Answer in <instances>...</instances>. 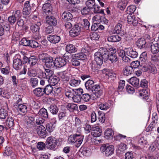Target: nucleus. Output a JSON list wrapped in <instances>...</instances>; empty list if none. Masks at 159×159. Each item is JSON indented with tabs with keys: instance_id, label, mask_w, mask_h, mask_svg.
<instances>
[{
	"instance_id": "1",
	"label": "nucleus",
	"mask_w": 159,
	"mask_h": 159,
	"mask_svg": "<svg viewBox=\"0 0 159 159\" xmlns=\"http://www.w3.org/2000/svg\"><path fill=\"white\" fill-rule=\"evenodd\" d=\"M42 61L45 64L46 67L48 68H53L54 67L53 57L46 53H43L39 55Z\"/></svg>"
},
{
	"instance_id": "2",
	"label": "nucleus",
	"mask_w": 159,
	"mask_h": 159,
	"mask_svg": "<svg viewBox=\"0 0 159 159\" xmlns=\"http://www.w3.org/2000/svg\"><path fill=\"white\" fill-rule=\"evenodd\" d=\"M21 16V13L19 10L14 11L11 15L8 17V20L11 25H13L17 20H18Z\"/></svg>"
},
{
	"instance_id": "3",
	"label": "nucleus",
	"mask_w": 159,
	"mask_h": 159,
	"mask_svg": "<svg viewBox=\"0 0 159 159\" xmlns=\"http://www.w3.org/2000/svg\"><path fill=\"white\" fill-rule=\"evenodd\" d=\"M100 150L102 152H105L106 156H109L113 154L114 148L112 145L103 144L101 147Z\"/></svg>"
},
{
	"instance_id": "4",
	"label": "nucleus",
	"mask_w": 159,
	"mask_h": 159,
	"mask_svg": "<svg viewBox=\"0 0 159 159\" xmlns=\"http://www.w3.org/2000/svg\"><path fill=\"white\" fill-rule=\"evenodd\" d=\"M75 93L72 99L74 102H80L82 98L81 95L83 92V89L81 88L75 89Z\"/></svg>"
},
{
	"instance_id": "5",
	"label": "nucleus",
	"mask_w": 159,
	"mask_h": 159,
	"mask_svg": "<svg viewBox=\"0 0 159 159\" xmlns=\"http://www.w3.org/2000/svg\"><path fill=\"white\" fill-rule=\"evenodd\" d=\"M46 143V145L48 146V148L53 149L56 147L57 141L55 138L51 136L48 138Z\"/></svg>"
},
{
	"instance_id": "6",
	"label": "nucleus",
	"mask_w": 159,
	"mask_h": 159,
	"mask_svg": "<svg viewBox=\"0 0 159 159\" xmlns=\"http://www.w3.org/2000/svg\"><path fill=\"white\" fill-rule=\"evenodd\" d=\"M25 125L28 128H34L36 126L34 117H26L25 119Z\"/></svg>"
},
{
	"instance_id": "7",
	"label": "nucleus",
	"mask_w": 159,
	"mask_h": 159,
	"mask_svg": "<svg viewBox=\"0 0 159 159\" xmlns=\"http://www.w3.org/2000/svg\"><path fill=\"white\" fill-rule=\"evenodd\" d=\"M94 61L99 66H101L104 61H105L107 59L104 58V57L101 55L100 53L96 52L94 54Z\"/></svg>"
},
{
	"instance_id": "8",
	"label": "nucleus",
	"mask_w": 159,
	"mask_h": 159,
	"mask_svg": "<svg viewBox=\"0 0 159 159\" xmlns=\"http://www.w3.org/2000/svg\"><path fill=\"white\" fill-rule=\"evenodd\" d=\"M82 52L77 53L72 55V58L76 59L78 60H84L86 58L85 53H87L88 51L85 48H82L81 50Z\"/></svg>"
},
{
	"instance_id": "9",
	"label": "nucleus",
	"mask_w": 159,
	"mask_h": 159,
	"mask_svg": "<svg viewBox=\"0 0 159 159\" xmlns=\"http://www.w3.org/2000/svg\"><path fill=\"white\" fill-rule=\"evenodd\" d=\"M102 130L100 126L98 125H93L92 127V135L95 137H99L102 134Z\"/></svg>"
},
{
	"instance_id": "10",
	"label": "nucleus",
	"mask_w": 159,
	"mask_h": 159,
	"mask_svg": "<svg viewBox=\"0 0 159 159\" xmlns=\"http://www.w3.org/2000/svg\"><path fill=\"white\" fill-rule=\"evenodd\" d=\"M42 9L43 14H45L47 16L52 14V6L50 3H46L44 4Z\"/></svg>"
},
{
	"instance_id": "11",
	"label": "nucleus",
	"mask_w": 159,
	"mask_h": 159,
	"mask_svg": "<svg viewBox=\"0 0 159 159\" xmlns=\"http://www.w3.org/2000/svg\"><path fill=\"white\" fill-rule=\"evenodd\" d=\"M91 91L92 92L97 98L100 97L102 95L103 93L101 89L100 86L97 84L94 85Z\"/></svg>"
},
{
	"instance_id": "12",
	"label": "nucleus",
	"mask_w": 159,
	"mask_h": 159,
	"mask_svg": "<svg viewBox=\"0 0 159 159\" xmlns=\"http://www.w3.org/2000/svg\"><path fill=\"white\" fill-rule=\"evenodd\" d=\"M54 66L61 67L65 66L66 64V61L63 58H56L54 61Z\"/></svg>"
},
{
	"instance_id": "13",
	"label": "nucleus",
	"mask_w": 159,
	"mask_h": 159,
	"mask_svg": "<svg viewBox=\"0 0 159 159\" xmlns=\"http://www.w3.org/2000/svg\"><path fill=\"white\" fill-rule=\"evenodd\" d=\"M36 130L37 134L40 137L44 138L46 136L47 131L45 127L43 125L39 126Z\"/></svg>"
},
{
	"instance_id": "14",
	"label": "nucleus",
	"mask_w": 159,
	"mask_h": 159,
	"mask_svg": "<svg viewBox=\"0 0 159 159\" xmlns=\"http://www.w3.org/2000/svg\"><path fill=\"white\" fill-rule=\"evenodd\" d=\"M80 32V27L78 25H75L70 31L69 33L72 37H74L79 35Z\"/></svg>"
},
{
	"instance_id": "15",
	"label": "nucleus",
	"mask_w": 159,
	"mask_h": 159,
	"mask_svg": "<svg viewBox=\"0 0 159 159\" xmlns=\"http://www.w3.org/2000/svg\"><path fill=\"white\" fill-rule=\"evenodd\" d=\"M22 66V61L20 58L17 57L15 58L13 60V67L16 70L20 69Z\"/></svg>"
},
{
	"instance_id": "16",
	"label": "nucleus",
	"mask_w": 159,
	"mask_h": 159,
	"mask_svg": "<svg viewBox=\"0 0 159 159\" xmlns=\"http://www.w3.org/2000/svg\"><path fill=\"white\" fill-rule=\"evenodd\" d=\"M75 89H73L69 86H66L64 89L65 94L69 99H72L75 93Z\"/></svg>"
},
{
	"instance_id": "17",
	"label": "nucleus",
	"mask_w": 159,
	"mask_h": 159,
	"mask_svg": "<svg viewBox=\"0 0 159 159\" xmlns=\"http://www.w3.org/2000/svg\"><path fill=\"white\" fill-rule=\"evenodd\" d=\"M46 23L51 26H54L57 24L56 19L54 17L52 16H47L46 18Z\"/></svg>"
},
{
	"instance_id": "18",
	"label": "nucleus",
	"mask_w": 159,
	"mask_h": 159,
	"mask_svg": "<svg viewBox=\"0 0 159 159\" xmlns=\"http://www.w3.org/2000/svg\"><path fill=\"white\" fill-rule=\"evenodd\" d=\"M48 40L52 43L56 44L60 41L61 38L59 36L57 35H49Z\"/></svg>"
},
{
	"instance_id": "19",
	"label": "nucleus",
	"mask_w": 159,
	"mask_h": 159,
	"mask_svg": "<svg viewBox=\"0 0 159 159\" xmlns=\"http://www.w3.org/2000/svg\"><path fill=\"white\" fill-rule=\"evenodd\" d=\"M31 6L29 1H26L24 4V7L23 10V13L25 15H29L30 13Z\"/></svg>"
},
{
	"instance_id": "20",
	"label": "nucleus",
	"mask_w": 159,
	"mask_h": 159,
	"mask_svg": "<svg viewBox=\"0 0 159 159\" xmlns=\"http://www.w3.org/2000/svg\"><path fill=\"white\" fill-rule=\"evenodd\" d=\"M127 21L129 24L132 25L133 26L137 25L138 23V21L135 19V16L130 15V13L127 16Z\"/></svg>"
},
{
	"instance_id": "21",
	"label": "nucleus",
	"mask_w": 159,
	"mask_h": 159,
	"mask_svg": "<svg viewBox=\"0 0 159 159\" xmlns=\"http://www.w3.org/2000/svg\"><path fill=\"white\" fill-rule=\"evenodd\" d=\"M101 53V55L104 57V58L108 59L109 51L107 49L104 47H101L99 49V51L97 52Z\"/></svg>"
},
{
	"instance_id": "22",
	"label": "nucleus",
	"mask_w": 159,
	"mask_h": 159,
	"mask_svg": "<svg viewBox=\"0 0 159 159\" xmlns=\"http://www.w3.org/2000/svg\"><path fill=\"white\" fill-rule=\"evenodd\" d=\"M84 136L80 134H76L75 144L76 147L78 148L83 142Z\"/></svg>"
},
{
	"instance_id": "23",
	"label": "nucleus",
	"mask_w": 159,
	"mask_h": 159,
	"mask_svg": "<svg viewBox=\"0 0 159 159\" xmlns=\"http://www.w3.org/2000/svg\"><path fill=\"white\" fill-rule=\"evenodd\" d=\"M126 53L128 56L133 58H136L138 55V52L132 48H128L127 49Z\"/></svg>"
},
{
	"instance_id": "24",
	"label": "nucleus",
	"mask_w": 159,
	"mask_h": 159,
	"mask_svg": "<svg viewBox=\"0 0 159 159\" xmlns=\"http://www.w3.org/2000/svg\"><path fill=\"white\" fill-rule=\"evenodd\" d=\"M38 59L37 57L34 56H33L29 58L28 63L30 67H32L36 65L37 63Z\"/></svg>"
},
{
	"instance_id": "25",
	"label": "nucleus",
	"mask_w": 159,
	"mask_h": 159,
	"mask_svg": "<svg viewBox=\"0 0 159 159\" xmlns=\"http://www.w3.org/2000/svg\"><path fill=\"white\" fill-rule=\"evenodd\" d=\"M33 92L34 95L37 97H41L44 94L43 89L39 87L34 89Z\"/></svg>"
},
{
	"instance_id": "26",
	"label": "nucleus",
	"mask_w": 159,
	"mask_h": 159,
	"mask_svg": "<svg viewBox=\"0 0 159 159\" xmlns=\"http://www.w3.org/2000/svg\"><path fill=\"white\" fill-rule=\"evenodd\" d=\"M146 41L143 38L139 39L137 42V45L140 48H142L145 47Z\"/></svg>"
},
{
	"instance_id": "27",
	"label": "nucleus",
	"mask_w": 159,
	"mask_h": 159,
	"mask_svg": "<svg viewBox=\"0 0 159 159\" xmlns=\"http://www.w3.org/2000/svg\"><path fill=\"white\" fill-rule=\"evenodd\" d=\"M66 50L69 53H72L75 52L77 49L72 44H68L66 46Z\"/></svg>"
},
{
	"instance_id": "28",
	"label": "nucleus",
	"mask_w": 159,
	"mask_h": 159,
	"mask_svg": "<svg viewBox=\"0 0 159 159\" xmlns=\"http://www.w3.org/2000/svg\"><path fill=\"white\" fill-rule=\"evenodd\" d=\"M94 82L92 80H88L85 84V88L89 91H91L94 86Z\"/></svg>"
},
{
	"instance_id": "29",
	"label": "nucleus",
	"mask_w": 159,
	"mask_h": 159,
	"mask_svg": "<svg viewBox=\"0 0 159 159\" xmlns=\"http://www.w3.org/2000/svg\"><path fill=\"white\" fill-rule=\"evenodd\" d=\"M107 39L109 42H116L120 40L121 38L118 35H113L109 36Z\"/></svg>"
},
{
	"instance_id": "30",
	"label": "nucleus",
	"mask_w": 159,
	"mask_h": 159,
	"mask_svg": "<svg viewBox=\"0 0 159 159\" xmlns=\"http://www.w3.org/2000/svg\"><path fill=\"white\" fill-rule=\"evenodd\" d=\"M59 80V78L54 75L51 77V78H49L48 80L50 85L53 86L57 84L58 83Z\"/></svg>"
},
{
	"instance_id": "31",
	"label": "nucleus",
	"mask_w": 159,
	"mask_h": 159,
	"mask_svg": "<svg viewBox=\"0 0 159 159\" xmlns=\"http://www.w3.org/2000/svg\"><path fill=\"white\" fill-rule=\"evenodd\" d=\"M129 83L134 87H137L139 85V80L135 77H131L129 80Z\"/></svg>"
},
{
	"instance_id": "32",
	"label": "nucleus",
	"mask_w": 159,
	"mask_h": 159,
	"mask_svg": "<svg viewBox=\"0 0 159 159\" xmlns=\"http://www.w3.org/2000/svg\"><path fill=\"white\" fill-rule=\"evenodd\" d=\"M61 17L63 20H66L71 19L73 16L72 14L69 12L65 11L62 13Z\"/></svg>"
},
{
	"instance_id": "33",
	"label": "nucleus",
	"mask_w": 159,
	"mask_h": 159,
	"mask_svg": "<svg viewBox=\"0 0 159 159\" xmlns=\"http://www.w3.org/2000/svg\"><path fill=\"white\" fill-rule=\"evenodd\" d=\"M151 51L153 54L157 53L159 52V44L158 43L152 44L151 46Z\"/></svg>"
},
{
	"instance_id": "34",
	"label": "nucleus",
	"mask_w": 159,
	"mask_h": 159,
	"mask_svg": "<svg viewBox=\"0 0 159 159\" xmlns=\"http://www.w3.org/2000/svg\"><path fill=\"white\" fill-rule=\"evenodd\" d=\"M25 54V53L24 52H20V53L16 55V57H17L20 58V59H22L24 63L28 62L29 58L26 56H24Z\"/></svg>"
},
{
	"instance_id": "35",
	"label": "nucleus",
	"mask_w": 159,
	"mask_h": 159,
	"mask_svg": "<svg viewBox=\"0 0 159 159\" xmlns=\"http://www.w3.org/2000/svg\"><path fill=\"white\" fill-rule=\"evenodd\" d=\"M39 114L42 117L47 119L48 118V113L45 108H42L39 111Z\"/></svg>"
},
{
	"instance_id": "36",
	"label": "nucleus",
	"mask_w": 159,
	"mask_h": 159,
	"mask_svg": "<svg viewBox=\"0 0 159 159\" xmlns=\"http://www.w3.org/2000/svg\"><path fill=\"white\" fill-rule=\"evenodd\" d=\"M17 107V110L20 113H25L27 111V107L25 104H18V105Z\"/></svg>"
},
{
	"instance_id": "37",
	"label": "nucleus",
	"mask_w": 159,
	"mask_h": 159,
	"mask_svg": "<svg viewBox=\"0 0 159 159\" xmlns=\"http://www.w3.org/2000/svg\"><path fill=\"white\" fill-rule=\"evenodd\" d=\"M114 134V132L111 129H107L105 132V137L107 139L111 138L113 137Z\"/></svg>"
},
{
	"instance_id": "38",
	"label": "nucleus",
	"mask_w": 159,
	"mask_h": 159,
	"mask_svg": "<svg viewBox=\"0 0 159 159\" xmlns=\"http://www.w3.org/2000/svg\"><path fill=\"white\" fill-rule=\"evenodd\" d=\"M66 107L70 111H73L78 109L77 105L74 103H68L66 105Z\"/></svg>"
},
{
	"instance_id": "39",
	"label": "nucleus",
	"mask_w": 159,
	"mask_h": 159,
	"mask_svg": "<svg viewBox=\"0 0 159 159\" xmlns=\"http://www.w3.org/2000/svg\"><path fill=\"white\" fill-rule=\"evenodd\" d=\"M108 59L111 63H116L118 60L117 56L114 53L109 54Z\"/></svg>"
},
{
	"instance_id": "40",
	"label": "nucleus",
	"mask_w": 159,
	"mask_h": 159,
	"mask_svg": "<svg viewBox=\"0 0 159 159\" xmlns=\"http://www.w3.org/2000/svg\"><path fill=\"white\" fill-rule=\"evenodd\" d=\"M133 71V70L132 68L129 66H126L123 69V74L126 76H128L129 75H130L132 74Z\"/></svg>"
},
{
	"instance_id": "41",
	"label": "nucleus",
	"mask_w": 159,
	"mask_h": 159,
	"mask_svg": "<svg viewBox=\"0 0 159 159\" xmlns=\"http://www.w3.org/2000/svg\"><path fill=\"white\" fill-rule=\"evenodd\" d=\"M81 81L80 80H75L72 79L69 82V84L72 87H76L78 86L80 83Z\"/></svg>"
},
{
	"instance_id": "42",
	"label": "nucleus",
	"mask_w": 159,
	"mask_h": 159,
	"mask_svg": "<svg viewBox=\"0 0 159 159\" xmlns=\"http://www.w3.org/2000/svg\"><path fill=\"white\" fill-rule=\"evenodd\" d=\"M44 94L48 95L51 93H53V88L51 85H47L45 88L43 89Z\"/></svg>"
},
{
	"instance_id": "43",
	"label": "nucleus",
	"mask_w": 159,
	"mask_h": 159,
	"mask_svg": "<svg viewBox=\"0 0 159 159\" xmlns=\"http://www.w3.org/2000/svg\"><path fill=\"white\" fill-rule=\"evenodd\" d=\"M6 125L9 128L12 127L14 125V122L13 119L11 117L7 118L6 121Z\"/></svg>"
},
{
	"instance_id": "44",
	"label": "nucleus",
	"mask_w": 159,
	"mask_h": 159,
	"mask_svg": "<svg viewBox=\"0 0 159 159\" xmlns=\"http://www.w3.org/2000/svg\"><path fill=\"white\" fill-rule=\"evenodd\" d=\"M110 107V105L108 103L105 102L101 103L98 105L99 108L102 110H107Z\"/></svg>"
},
{
	"instance_id": "45",
	"label": "nucleus",
	"mask_w": 159,
	"mask_h": 159,
	"mask_svg": "<svg viewBox=\"0 0 159 159\" xmlns=\"http://www.w3.org/2000/svg\"><path fill=\"white\" fill-rule=\"evenodd\" d=\"M48 109L52 114H56L58 111V109L57 107L54 105H50Z\"/></svg>"
},
{
	"instance_id": "46",
	"label": "nucleus",
	"mask_w": 159,
	"mask_h": 159,
	"mask_svg": "<svg viewBox=\"0 0 159 159\" xmlns=\"http://www.w3.org/2000/svg\"><path fill=\"white\" fill-rule=\"evenodd\" d=\"M95 5V0H88L85 2L86 6L91 10L93 8Z\"/></svg>"
},
{
	"instance_id": "47",
	"label": "nucleus",
	"mask_w": 159,
	"mask_h": 159,
	"mask_svg": "<svg viewBox=\"0 0 159 159\" xmlns=\"http://www.w3.org/2000/svg\"><path fill=\"white\" fill-rule=\"evenodd\" d=\"M37 24L32 25L31 26V30L33 32H38L39 31V26L41 25V23L40 22H38Z\"/></svg>"
},
{
	"instance_id": "48",
	"label": "nucleus",
	"mask_w": 159,
	"mask_h": 159,
	"mask_svg": "<svg viewBox=\"0 0 159 159\" xmlns=\"http://www.w3.org/2000/svg\"><path fill=\"white\" fill-rule=\"evenodd\" d=\"M127 3L125 1H120L118 3L117 7L120 10L123 11L125 9Z\"/></svg>"
},
{
	"instance_id": "49",
	"label": "nucleus",
	"mask_w": 159,
	"mask_h": 159,
	"mask_svg": "<svg viewBox=\"0 0 159 159\" xmlns=\"http://www.w3.org/2000/svg\"><path fill=\"white\" fill-rule=\"evenodd\" d=\"M122 25L120 23H118L115 26L114 30V33L120 34L122 31Z\"/></svg>"
},
{
	"instance_id": "50",
	"label": "nucleus",
	"mask_w": 159,
	"mask_h": 159,
	"mask_svg": "<svg viewBox=\"0 0 159 159\" xmlns=\"http://www.w3.org/2000/svg\"><path fill=\"white\" fill-rule=\"evenodd\" d=\"M104 19V17H101L99 15H98L94 16L93 18V20L94 23H100L102 22V20Z\"/></svg>"
},
{
	"instance_id": "51",
	"label": "nucleus",
	"mask_w": 159,
	"mask_h": 159,
	"mask_svg": "<svg viewBox=\"0 0 159 159\" xmlns=\"http://www.w3.org/2000/svg\"><path fill=\"white\" fill-rule=\"evenodd\" d=\"M8 115L7 111L5 109L2 108L0 109V119H5Z\"/></svg>"
},
{
	"instance_id": "52",
	"label": "nucleus",
	"mask_w": 159,
	"mask_h": 159,
	"mask_svg": "<svg viewBox=\"0 0 159 159\" xmlns=\"http://www.w3.org/2000/svg\"><path fill=\"white\" fill-rule=\"evenodd\" d=\"M148 68V71L152 74H156L157 73V69L153 64H151Z\"/></svg>"
},
{
	"instance_id": "53",
	"label": "nucleus",
	"mask_w": 159,
	"mask_h": 159,
	"mask_svg": "<svg viewBox=\"0 0 159 159\" xmlns=\"http://www.w3.org/2000/svg\"><path fill=\"white\" fill-rule=\"evenodd\" d=\"M102 73L103 74L108 77H111L114 76V73L112 72L111 70L108 69H104L102 70Z\"/></svg>"
},
{
	"instance_id": "54",
	"label": "nucleus",
	"mask_w": 159,
	"mask_h": 159,
	"mask_svg": "<svg viewBox=\"0 0 159 159\" xmlns=\"http://www.w3.org/2000/svg\"><path fill=\"white\" fill-rule=\"evenodd\" d=\"M46 128L48 132H51L54 130L55 126L53 123L50 122L47 124Z\"/></svg>"
},
{
	"instance_id": "55",
	"label": "nucleus",
	"mask_w": 159,
	"mask_h": 159,
	"mask_svg": "<svg viewBox=\"0 0 159 159\" xmlns=\"http://www.w3.org/2000/svg\"><path fill=\"white\" fill-rule=\"evenodd\" d=\"M40 46V44L35 40H30L29 46L33 48H36Z\"/></svg>"
},
{
	"instance_id": "56",
	"label": "nucleus",
	"mask_w": 159,
	"mask_h": 159,
	"mask_svg": "<svg viewBox=\"0 0 159 159\" xmlns=\"http://www.w3.org/2000/svg\"><path fill=\"white\" fill-rule=\"evenodd\" d=\"M151 60L152 62L157 63L159 62V55L158 54H153L151 56Z\"/></svg>"
},
{
	"instance_id": "57",
	"label": "nucleus",
	"mask_w": 159,
	"mask_h": 159,
	"mask_svg": "<svg viewBox=\"0 0 159 159\" xmlns=\"http://www.w3.org/2000/svg\"><path fill=\"white\" fill-rule=\"evenodd\" d=\"M30 40H28L26 38H23L20 42V44L25 46H29L30 45Z\"/></svg>"
},
{
	"instance_id": "58",
	"label": "nucleus",
	"mask_w": 159,
	"mask_h": 159,
	"mask_svg": "<svg viewBox=\"0 0 159 159\" xmlns=\"http://www.w3.org/2000/svg\"><path fill=\"white\" fill-rule=\"evenodd\" d=\"M99 117L98 120L100 122L102 123H103L105 120V116L104 113L98 112Z\"/></svg>"
},
{
	"instance_id": "59",
	"label": "nucleus",
	"mask_w": 159,
	"mask_h": 159,
	"mask_svg": "<svg viewBox=\"0 0 159 159\" xmlns=\"http://www.w3.org/2000/svg\"><path fill=\"white\" fill-rule=\"evenodd\" d=\"M31 85L33 87H34L37 85L38 80L36 78H32L30 80Z\"/></svg>"
},
{
	"instance_id": "60",
	"label": "nucleus",
	"mask_w": 159,
	"mask_h": 159,
	"mask_svg": "<svg viewBox=\"0 0 159 159\" xmlns=\"http://www.w3.org/2000/svg\"><path fill=\"white\" fill-rule=\"evenodd\" d=\"M139 95L142 97L143 98L147 99L148 98V93L145 90H143L140 92Z\"/></svg>"
},
{
	"instance_id": "61",
	"label": "nucleus",
	"mask_w": 159,
	"mask_h": 159,
	"mask_svg": "<svg viewBox=\"0 0 159 159\" xmlns=\"http://www.w3.org/2000/svg\"><path fill=\"white\" fill-rule=\"evenodd\" d=\"M136 8V7L135 5H131L127 7L126 11H129L130 13H133L135 11Z\"/></svg>"
},
{
	"instance_id": "62",
	"label": "nucleus",
	"mask_w": 159,
	"mask_h": 159,
	"mask_svg": "<svg viewBox=\"0 0 159 159\" xmlns=\"http://www.w3.org/2000/svg\"><path fill=\"white\" fill-rule=\"evenodd\" d=\"M134 158V154L131 151L127 152L125 154V159H133Z\"/></svg>"
},
{
	"instance_id": "63",
	"label": "nucleus",
	"mask_w": 159,
	"mask_h": 159,
	"mask_svg": "<svg viewBox=\"0 0 159 159\" xmlns=\"http://www.w3.org/2000/svg\"><path fill=\"white\" fill-rule=\"evenodd\" d=\"M91 10L87 7H85L81 10V13L83 15L89 14L91 11Z\"/></svg>"
},
{
	"instance_id": "64",
	"label": "nucleus",
	"mask_w": 159,
	"mask_h": 159,
	"mask_svg": "<svg viewBox=\"0 0 159 159\" xmlns=\"http://www.w3.org/2000/svg\"><path fill=\"white\" fill-rule=\"evenodd\" d=\"M45 72L47 80L52 76L53 72L52 70L49 69H47L45 70Z\"/></svg>"
}]
</instances>
